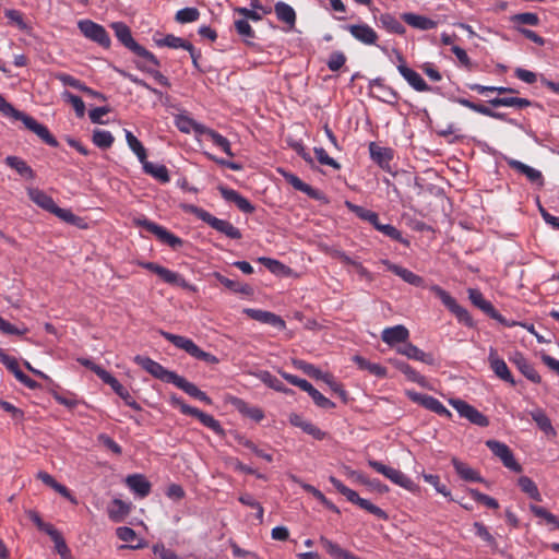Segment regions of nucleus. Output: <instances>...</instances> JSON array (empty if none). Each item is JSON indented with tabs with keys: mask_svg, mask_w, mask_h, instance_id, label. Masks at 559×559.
<instances>
[{
	"mask_svg": "<svg viewBox=\"0 0 559 559\" xmlns=\"http://www.w3.org/2000/svg\"><path fill=\"white\" fill-rule=\"evenodd\" d=\"M274 11L277 19L281 22L286 23L290 27H293L296 23V12L295 10L287 3L283 1H278L274 5Z\"/></svg>",
	"mask_w": 559,
	"mask_h": 559,
	"instance_id": "nucleus-39",
	"label": "nucleus"
},
{
	"mask_svg": "<svg viewBox=\"0 0 559 559\" xmlns=\"http://www.w3.org/2000/svg\"><path fill=\"white\" fill-rule=\"evenodd\" d=\"M234 405L241 414L246 415L247 417L255 421H260L264 417L263 411L261 408L250 406L248 403L240 399H235Z\"/></svg>",
	"mask_w": 559,
	"mask_h": 559,
	"instance_id": "nucleus-44",
	"label": "nucleus"
},
{
	"mask_svg": "<svg viewBox=\"0 0 559 559\" xmlns=\"http://www.w3.org/2000/svg\"><path fill=\"white\" fill-rule=\"evenodd\" d=\"M235 28L246 43H248L249 39L254 38V31L247 20L235 21Z\"/></svg>",
	"mask_w": 559,
	"mask_h": 559,
	"instance_id": "nucleus-62",
	"label": "nucleus"
},
{
	"mask_svg": "<svg viewBox=\"0 0 559 559\" xmlns=\"http://www.w3.org/2000/svg\"><path fill=\"white\" fill-rule=\"evenodd\" d=\"M530 415L532 419L536 423L538 428L547 436L557 435L550 419L542 408H534L533 411L530 412Z\"/></svg>",
	"mask_w": 559,
	"mask_h": 559,
	"instance_id": "nucleus-36",
	"label": "nucleus"
},
{
	"mask_svg": "<svg viewBox=\"0 0 559 559\" xmlns=\"http://www.w3.org/2000/svg\"><path fill=\"white\" fill-rule=\"evenodd\" d=\"M78 27L86 38L97 43L104 48L110 46V37L102 25L91 20H81L78 23Z\"/></svg>",
	"mask_w": 559,
	"mask_h": 559,
	"instance_id": "nucleus-11",
	"label": "nucleus"
},
{
	"mask_svg": "<svg viewBox=\"0 0 559 559\" xmlns=\"http://www.w3.org/2000/svg\"><path fill=\"white\" fill-rule=\"evenodd\" d=\"M218 191L224 200L235 203L241 212L251 214L254 211V206L251 204V202L236 190L221 186L218 187Z\"/></svg>",
	"mask_w": 559,
	"mask_h": 559,
	"instance_id": "nucleus-21",
	"label": "nucleus"
},
{
	"mask_svg": "<svg viewBox=\"0 0 559 559\" xmlns=\"http://www.w3.org/2000/svg\"><path fill=\"white\" fill-rule=\"evenodd\" d=\"M510 21L514 24V27H521V25L537 26L539 24V17L536 13L524 12L518 13L510 17Z\"/></svg>",
	"mask_w": 559,
	"mask_h": 559,
	"instance_id": "nucleus-50",
	"label": "nucleus"
},
{
	"mask_svg": "<svg viewBox=\"0 0 559 559\" xmlns=\"http://www.w3.org/2000/svg\"><path fill=\"white\" fill-rule=\"evenodd\" d=\"M488 103L492 107H515L520 109L532 105V102L530 99L521 97H496L489 99Z\"/></svg>",
	"mask_w": 559,
	"mask_h": 559,
	"instance_id": "nucleus-37",
	"label": "nucleus"
},
{
	"mask_svg": "<svg viewBox=\"0 0 559 559\" xmlns=\"http://www.w3.org/2000/svg\"><path fill=\"white\" fill-rule=\"evenodd\" d=\"M346 62V56L342 51H333L326 61L329 70L338 71Z\"/></svg>",
	"mask_w": 559,
	"mask_h": 559,
	"instance_id": "nucleus-61",
	"label": "nucleus"
},
{
	"mask_svg": "<svg viewBox=\"0 0 559 559\" xmlns=\"http://www.w3.org/2000/svg\"><path fill=\"white\" fill-rule=\"evenodd\" d=\"M455 103L475 111V112H478L480 115H484V116H487V117H490V118H493V119H498V120H504L506 118V115L502 114V112H498V111H493L491 110L490 108H488L487 106L485 105H481V104H476V103H473L471 102L469 99L467 98H454L453 99Z\"/></svg>",
	"mask_w": 559,
	"mask_h": 559,
	"instance_id": "nucleus-33",
	"label": "nucleus"
},
{
	"mask_svg": "<svg viewBox=\"0 0 559 559\" xmlns=\"http://www.w3.org/2000/svg\"><path fill=\"white\" fill-rule=\"evenodd\" d=\"M156 44L160 47H169L173 49H190L191 44L181 37H177L173 34L166 35L164 38L156 40Z\"/></svg>",
	"mask_w": 559,
	"mask_h": 559,
	"instance_id": "nucleus-51",
	"label": "nucleus"
},
{
	"mask_svg": "<svg viewBox=\"0 0 559 559\" xmlns=\"http://www.w3.org/2000/svg\"><path fill=\"white\" fill-rule=\"evenodd\" d=\"M397 353L406 356L409 359L425 362L427 365H433L435 358L431 354L425 353L412 343H405L397 348Z\"/></svg>",
	"mask_w": 559,
	"mask_h": 559,
	"instance_id": "nucleus-28",
	"label": "nucleus"
},
{
	"mask_svg": "<svg viewBox=\"0 0 559 559\" xmlns=\"http://www.w3.org/2000/svg\"><path fill=\"white\" fill-rule=\"evenodd\" d=\"M488 361H489L490 368L492 369V371L495 372V374L498 378L510 383L511 385L515 384V381H514L506 361L497 355L496 349L492 347L489 350Z\"/></svg>",
	"mask_w": 559,
	"mask_h": 559,
	"instance_id": "nucleus-19",
	"label": "nucleus"
},
{
	"mask_svg": "<svg viewBox=\"0 0 559 559\" xmlns=\"http://www.w3.org/2000/svg\"><path fill=\"white\" fill-rule=\"evenodd\" d=\"M530 510L535 516L542 519L550 530L559 528V519L544 507L531 504Z\"/></svg>",
	"mask_w": 559,
	"mask_h": 559,
	"instance_id": "nucleus-41",
	"label": "nucleus"
},
{
	"mask_svg": "<svg viewBox=\"0 0 559 559\" xmlns=\"http://www.w3.org/2000/svg\"><path fill=\"white\" fill-rule=\"evenodd\" d=\"M369 153L374 163L383 169H389L390 162L393 159V151L391 148L371 142L369 144Z\"/></svg>",
	"mask_w": 559,
	"mask_h": 559,
	"instance_id": "nucleus-29",
	"label": "nucleus"
},
{
	"mask_svg": "<svg viewBox=\"0 0 559 559\" xmlns=\"http://www.w3.org/2000/svg\"><path fill=\"white\" fill-rule=\"evenodd\" d=\"M449 403L460 414L461 417L468 419L472 424L479 427L488 426V418L465 401L451 399Z\"/></svg>",
	"mask_w": 559,
	"mask_h": 559,
	"instance_id": "nucleus-14",
	"label": "nucleus"
},
{
	"mask_svg": "<svg viewBox=\"0 0 559 559\" xmlns=\"http://www.w3.org/2000/svg\"><path fill=\"white\" fill-rule=\"evenodd\" d=\"M423 478L425 479V481L433 486L437 492L452 500L450 490L447 488L445 485L441 484L440 477L438 475L423 474Z\"/></svg>",
	"mask_w": 559,
	"mask_h": 559,
	"instance_id": "nucleus-55",
	"label": "nucleus"
},
{
	"mask_svg": "<svg viewBox=\"0 0 559 559\" xmlns=\"http://www.w3.org/2000/svg\"><path fill=\"white\" fill-rule=\"evenodd\" d=\"M468 298L471 302L479 308L481 311H484L486 314H488L491 319L498 321L499 323L506 325V326H514L518 323L515 321H508L503 316H501L492 306V304L488 300H486L483 296V294L476 289V288H469L467 290Z\"/></svg>",
	"mask_w": 559,
	"mask_h": 559,
	"instance_id": "nucleus-9",
	"label": "nucleus"
},
{
	"mask_svg": "<svg viewBox=\"0 0 559 559\" xmlns=\"http://www.w3.org/2000/svg\"><path fill=\"white\" fill-rule=\"evenodd\" d=\"M52 542L55 543L56 551L60 555L62 559H71V551L62 537L61 533L56 528L48 534Z\"/></svg>",
	"mask_w": 559,
	"mask_h": 559,
	"instance_id": "nucleus-49",
	"label": "nucleus"
},
{
	"mask_svg": "<svg viewBox=\"0 0 559 559\" xmlns=\"http://www.w3.org/2000/svg\"><path fill=\"white\" fill-rule=\"evenodd\" d=\"M402 19L409 26L420 31H429L438 26L437 21L431 20L425 15H419L415 13H404L402 15Z\"/></svg>",
	"mask_w": 559,
	"mask_h": 559,
	"instance_id": "nucleus-31",
	"label": "nucleus"
},
{
	"mask_svg": "<svg viewBox=\"0 0 559 559\" xmlns=\"http://www.w3.org/2000/svg\"><path fill=\"white\" fill-rule=\"evenodd\" d=\"M285 180L296 190L306 193L309 198L313 200H324V194L318 190L304 182L299 177L290 173H284Z\"/></svg>",
	"mask_w": 559,
	"mask_h": 559,
	"instance_id": "nucleus-24",
	"label": "nucleus"
},
{
	"mask_svg": "<svg viewBox=\"0 0 559 559\" xmlns=\"http://www.w3.org/2000/svg\"><path fill=\"white\" fill-rule=\"evenodd\" d=\"M51 213L55 214L61 221L72 225H79V222L81 221V218L74 215L72 211L59 207L58 205L55 206Z\"/></svg>",
	"mask_w": 559,
	"mask_h": 559,
	"instance_id": "nucleus-63",
	"label": "nucleus"
},
{
	"mask_svg": "<svg viewBox=\"0 0 559 559\" xmlns=\"http://www.w3.org/2000/svg\"><path fill=\"white\" fill-rule=\"evenodd\" d=\"M473 526H474L475 534L479 538H481L489 547H491L492 549L498 548L496 538L490 534L488 528L483 523L475 522Z\"/></svg>",
	"mask_w": 559,
	"mask_h": 559,
	"instance_id": "nucleus-54",
	"label": "nucleus"
},
{
	"mask_svg": "<svg viewBox=\"0 0 559 559\" xmlns=\"http://www.w3.org/2000/svg\"><path fill=\"white\" fill-rule=\"evenodd\" d=\"M134 362L160 381L173 383L177 377L176 372L167 370L159 362L151 359L150 357L136 355L134 357Z\"/></svg>",
	"mask_w": 559,
	"mask_h": 559,
	"instance_id": "nucleus-10",
	"label": "nucleus"
},
{
	"mask_svg": "<svg viewBox=\"0 0 559 559\" xmlns=\"http://www.w3.org/2000/svg\"><path fill=\"white\" fill-rule=\"evenodd\" d=\"M126 141L129 148L136 155L139 162L142 164L147 159L146 150L138 138L129 130H124Z\"/></svg>",
	"mask_w": 559,
	"mask_h": 559,
	"instance_id": "nucleus-43",
	"label": "nucleus"
},
{
	"mask_svg": "<svg viewBox=\"0 0 559 559\" xmlns=\"http://www.w3.org/2000/svg\"><path fill=\"white\" fill-rule=\"evenodd\" d=\"M486 445L497 457L501 460L507 468L514 472H521V465L516 462L512 451L507 444L497 440H487Z\"/></svg>",
	"mask_w": 559,
	"mask_h": 559,
	"instance_id": "nucleus-15",
	"label": "nucleus"
},
{
	"mask_svg": "<svg viewBox=\"0 0 559 559\" xmlns=\"http://www.w3.org/2000/svg\"><path fill=\"white\" fill-rule=\"evenodd\" d=\"M519 487L523 492H525L530 498L535 501H542V495L536 486V484L527 476H521L518 480Z\"/></svg>",
	"mask_w": 559,
	"mask_h": 559,
	"instance_id": "nucleus-45",
	"label": "nucleus"
},
{
	"mask_svg": "<svg viewBox=\"0 0 559 559\" xmlns=\"http://www.w3.org/2000/svg\"><path fill=\"white\" fill-rule=\"evenodd\" d=\"M133 223L136 226L145 228L147 231L156 236L160 242L169 246L173 249H177L182 246V240L179 237L168 231L165 227L145 217L134 218Z\"/></svg>",
	"mask_w": 559,
	"mask_h": 559,
	"instance_id": "nucleus-7",
	"label": "nucleus"
},
{
	"mask_svg": "<svg viewBox=\"0 0 559 559\" xmlns=\"http://www.w3.org/2000/svg\"><path fill=\"white\" fill-rule=\"evenodd\" d=\"M345 29L350 35L364 45H376L378 40L377 32L366 23L346 25Z\"/></svg>",
	"mask_w": 559,
	"mask_h": 559,
	"instance_id": "nucleus-17",
	"label": "nucleus"
},
{
	"mask_svg": "<svg viewBox=\"0 0 559 559\" xmlns=\"http://www.w3.org/2000/svg\"><path fill=\"white\" fill-rule=\"evenodd\" d=\"M140 265L158 275L167 284L179 286L186 289H193V287L177 272H174L154 262H142Z\"/></svg>",
	"mask_w": 559,
	"mask_h": 559,
	"instance_id": "nucleus-13",
	"label": "nucleus"
},
{
	"mask_svg": "<svg viewBox=\"0 0 559 559\" xmlns=\"http://www.w3.org/2000/svg\"><path fill=\"white\" fill-rule=\"evenodd\" d=\"M510 361L519 369V371L534 383L540 382V376L534 368V366L523 356V354L516 352L510 357Z\"/></svg>",
	"mask_w": 559,
	"mask_h": 559,
	"instance_id": "nucleus-22",
	"label": "nucleus"
},
{
	"mask_svg": "<svg viewBox=\"0 0 559 559\" xmlns=\"http://www.w3.org/2000/svg\"><path fill=\"white\" fill-rule=\"evenodd\" d=\"M111 28L115 32L117 39L129 50H131L136 56H140L146 59L148 62L154 64L155 67L159 66V61L157 58L147 49L139 45L132 37L130 27L123 22H114Z\"/></svg>",
	"mask_w": 559,
	"mask_h": 559,
	"instance_id": "nucleus-3",
	"label": "nucleus"
},
{
	"mask_svg": "<svg viewBox=\"0 0 559 559\" xmlns=\"http://www.w3.org/2000/svg\"><path fill=\"white\" fill-rule=\"evenodd\" d=\"M320 544L324 548V550L333 557V559H345L347 554L349 552L346 549H343L340 545L328 539L326 537L320 538Z\"/></svg>",
	"mask_w": 559,
	"mask_h": 559,
	"instance_id": "nucleus-48",
	"label": "nucleus"
},
{
	"mask_svg": "<svg viewBox=\"0 0 559 559\" xmlns=\"http://www.w3.org/2000/svg\"><path fill=\"white\" fill-rule=\"evenodd\" d=\"M380 26L389 33L402 35L405 33L403 24L392 14L384 13L379 16Z\"/></svg>",
	"mask_w": 559,
	"mask_h": 559,
	"instance_id": "nucleus-40",
	"label": "nucleus"
},
{
	"mask_svg": "<svg viewBox=\"0 0 559 559\" xmlns=\"http://www.w3.org/2000/svg\"><path fill=\"white\" fill-rule=\"evenodd\" d=\"M159 333L165 340L170 342L174 346L185 350L187 354H189L191 357L195 359L202 360L209 365H215L218 364L219 361L216 356L212 355L211 353L202 350L192 340L186 336L173 334L166 331H160Z\"/></svg>",
	"mask_w": 559,
	"mask_h": 559,
	"instance_id": "nucleus-2",
	"label": "nucleus"
},
{
	"mask_svg": "<svg viewBox=\"0 0 559 559\" xmlns=\"http://www.w3.org/2000/svg\"><path fill=\"white\" fill-rule=\"evenodd\" d=\"M114 140L112 134L107 130H95L93 133V143L99 148H109Z\"/></svg>",
	"mask_w": 559,
	"mask_h": 559,
	"instance_id": "nucleus-52",
	"label": "nucleus"
},
{
	"mask_svg": "<svg viewBox=\"0 0 559 559\" xmlns=\"http://www.w3.org/2000/svg\"><path fill=\"white\" fill-rule=\"evenodd\" d=\"M354 361L357 364V366L360 369L368 370L371 374H374L380 378H383L386 376V369L379 364L370 362L360 356H355Z\"/></svg>",
	"mask_w": 559,
	"mask_h": 559,
	"instance_id": "nucleus-47",
	"label": "nucleus"
},
{
	"mask_svg": "<svg viewBox=\"0 0 559 559\" xmlns=\"http://www.w3.org/2000/svg\"><path fill=\"white\" fill-rule=\"evenodd\" d=\"M142 167L145 174L152 176L157 181L162 183H167L170 181L169 171L165 165L154 164L146 159L144 163H142Z\"/></svg>",
	"mask_w": 559,
	"mask_h": 559,
	"instance_id": "nucleus-35",
	"label": "nucleus"
},
{
	"mask_svg": "<svg viewBox=\"0 0 559 559\" xmlns=\"http://www.w3.org/2000/svg\"><path fill=\"white\" fill-rule=\"evenodd\" d=\"M126 483L133 492L142 498L146 497L151 491L150 481L141 474L129 475Z\"/></svg>",
	"mask_w": 559,
	"mask_h": 559,
	"instance_id": "nucleus-32",
	"label": "nucleus"
},
{
	"mask_svg": "<svg viewBox=\"0 0 559 559\" xmlns=\"http://www.w3.org/2000/svg\"><path fill=\"white\" fill-rule=\"evenodd\" d=\"M0 112L5 116L20 120L23 122L26 129L35 133L43 142L49 146L57 147V139L49 132L48 128L39 123L35 118L15 109L5 98L0 95Z\"/></svg>",
	"mask_w": 559,
	"mask_h": 559,
	"instance_id": "nucleus-1",
	"label": "nucleus"
},
{
	"mask_svg": "<svg viewBox=\"0 0 559 559\" xmlns=\"http://www.w3.org/2000/svg\"><path fill=\"white\" fill-rule=\"evenodd\" d=\"M100 379L119 395L124 403L135 411H141L140 404L131 396L130 392L108 371H100Z\"/></svg>",
	"mask_w": 559,
	"mask_h": 559,
	"instance_id": "nucleus-16",
	"label": "nucleus"
},
{
	"mask_svg": "<svg viewBox=\"0 0 559 559\" xmlns=\"http://www.w3.org/2000/svg\"><path fill=\"white\" fill-rule=\"evenodd\" d=\"M409 337V331L404 325L386 328L382 331L381 338L384 343L393 346L397 343H406Z\"/></svg>",
	"mask_w": 559,
	"mask_h": 559,
	"instance_id": "nucleus-27",
	"label": "nucleus"
},
{
	"mask_svg": "<svg viewBox=\"0 0 559 559\" xmlns=\"http://www.w3.org/2000/svg\"><path fill=\"white\" fill-rule=\"evenodd\" d=\"M382 263L388 267V270L393 272L395 275L401 277L404 282L408 283L409 285L416 287H425V280L421 276L409 271L408 269L394 264L389 260H383Z\"/></svg>",
	"mask_w": 559,
	"mask_h": 559,
	"instance_id": "nucleus-23",
	"label": "nucleus"
},
{
	"mask_svg": "<svg viewBox=\"0 0 559 559\" xmlns=\"http://www.w3.org/2000/svg\"><path fill=\"white\" fill-rule=\"evenodd\" d=\"M200 17V12L197 8H183L176 13V21L180 24L191 23L198 21Z\"/></svg>",
	"mask_w": 559,
	"mask_h": 559,
	"instance_id": "nucleus-53",
	"label": "nucleus"
},
{
	"mask_svg": "<svg viewBox=\"0 0 559 559\" xmlns=\"http://www.w3.org/2000/svg\"><path fill=\"white\" fill-rule=\"evenodd\" d=\"M206 217H207V219L205 223L209 224L212 228H214L218 233L224 234L226 237H228L230 239H240L241 238L240 230L237 227H235L231 223H229L228 221L217 218V217L213 216L212 214H210Z\"/></svg>",
	"mask_w": 559,
	"mask_h": 559,
	"instance_id": "nucleus-25",
	"label": "nucleus"
},
{
	"mask_svg": "<svg viewBox=\"0 0 559 559\" xmlns=\"http://www.w3.org/2000/svg\"><path fill=\"white\" fill-rule=\"evenodd\" d=\"M469 495L476 502L483 503L490 509L499 508V503L495 498L485 495L477 489H471Z\"/></svg>",
	"mask_w": 559,
	"mask_h": 559,
	"instance_id": "nucleus-58",
	"label": "nucleus"
},
{
	"mask_svg": "<svg viewBox=\"0 0 559 559\" xmlns=\"http://www.w3.org/2000/svg\"><path fill=\"white\" fill-rule=\"evenodd\" d=\"M213 144H215L217 147H219L224 153H226L228 156L233 157L234 153L231 151L230 142L227 138L223 136L218 132L214 130L213 133H211V136L209 138Z\"/></svg>",
	"mask_w": 559,
	"mask_h": 559,
	"instance_id": "nucleus-59",
	"label": "nucleus"
},
{
	"mask_svg": "<svg viewBox=\"0 0 559 559\" xmlns=\"http://www.w3.org/2000/svg\"><path fill=\"white\" fill-rule=\"evenodd\" d=\"M507 164L511 169L518 171L519 174L524 175L530 182L536 183L539 187L544 186V177H543L542 171H539L538 169H535V168H533L518 159H513V158H508Z\"/></svg>",
	"mask_w": 559,
	"mask_h": 559,
	"instance_id": "nucleus-18",
	"label": "nucleus"
},
{
	"mask_svg": "<svg viewBox=\"0 0 559 559\" xmlns=\"http://www.w3.org/2000/svg\"><path fill=\"white\" fill-rule=\"evenodd\" d=\"M27 195L35 204L50 213L57 205L50 195L37 188L27 189Z\"/></svg>",
	"mask_w": 559,
	"mask_h": 559,
	"instance_id": "nucleus-34",
	"label": "nucleus"
},
{
	"mask_svg": "<svg viewBox=\"0 0 559 559\" xmlns=\"http://www.w3.org/2000/svg\"><path fill=\"white\" fill-rule=\"evenodd\" d=\"M174 385H176L178 389L182 390L188 395L202 401L206 404H212V400L209 397V395L201 391L194 383L189 382L183 377L177 374L175 381L173 382Z\"/></svg>",
	"mask_w": 559,
	"mask_h": 559,
	"instance_id": "nucleus-26",
	"label": "nucleus"
},
{
	"mask_svg": "<svg viewBox=\"0 0 559 559\" xmlns=\"http://www.w3.org/2000/svg\"><path fill=\"white\" fill-rule=\"evenodd\" d=\"M368 465L374 469L377 473L383 475L385 478L390 479L393 484L408 490L416 491L417 486L414 481L406 476L402 471L393 468L383 464L382 462L376 460H368Z\"/></svg>",
	"mask_w": 559,
	"mask_h": 559,
	"instance_id": "nucleus-6",
	"label": "nucleus"
},
{
	"mask_svg": "<svg viewBox=\"0 0 559 559\" xmlns=\"http://www.w3.org/2000/svg\"><path fill=\"white\" fill-rule=\"evenodd\" d=\"M429 289L442 301V304L456 317L461 323L469 328L474 326V320L469 312L460 306L447 290H444L439 285H431Z\"/></svg>",
	"mask_w": 559,
	"mask_h": 559,
	"instance_id": "nucleus-5",
	"label": "nucleus"
},
{
	"mask_svg": "<svg viewBox=\"0 0 559 559\" xmlns=\"http://www.w3.org/2000/svg\"><path fill=\"white\" fill-rule=\"evenodd\" d=\"M452 465L460 477L467 481H480L481 477L479 474L469 467L467 464L461 462L457 459H452Z\"/></svg>",
	"mask_w": 559,
	"mask_h": 559,
	"instance_id": "nucleus-42",
	"label": "nucleus"
},
{
	"mask_svg": "<svg viewBox=\"0 0 559 559\" xmlns=\"http://www.w3.org/2000/svg\"><path fill=\"white\" fill-rule=\"evenodd\" d=\"M314 155L321 165L330 166L334 169L341 168V165L334 158L329 156V154L326 153V151L324 148L314 147Z\"/></svg>",
	"mask_w": 559,
	"mask_h": 559,
	"instance_id": "nucleus-64",
	"label": "nucleus"
},
{
	"mask_svg": "<svg viewBox=\"0 0 559 559\" xmlns=\"http://www.w3.org/2000/svg\"><path fill=\"white\" fill-rule=\"evenodd\" d=\"M395 368H397L402 373H404L408 380L416 382L420 385H425L426 379L419 372H417L414 368H412L407 362L396 360L394 361Z\"/></svg>",
	"mask_w": 559,
	"mask_h": 559,
	"instance_id": "nucleus-46",
	"label": "nucleus"
},
{
	"mask_svg": "<svg viewBox=\"0 0 559 559\" xmlns=\"http://www.w3.org/2000/svg\"><path fill=\"white\" fill-rule=\"evenodd\" d=\"M397 71L404 80L417 92H430V87L425 80L415 70L407 67V64H397Z\"/></svg>",
	"mask_w": 559,
	"mask_h": 559,
	"instance_id": "nucleus-20",
	"label": "nucleus"
},
{
	"mask_svg": "<svg viewBox=\"0 0 559 559\" xmlns=\"http://www.w3.org/2000/svg\"><path fill=\"white\" fill-rule=\"evenodd\" d=\"M329 480L340 493H342L344 497H346V499L349 502L357 504L359 508L366 510L367 512L376 515L379 519H382V520L388 519V514L385 513V511H383L381 508L377 507L376 504L371 503L369 500L360 498L359 495L355 490L345 486L336 477L330 476Z\"/></svg>",
	"mask_w": 559,
	"mask_h": 559,
	"instance_id": "nucleus-4",
	"label": "nucleus"
},
{
	"mask_svg": "<svg viewBox=\"0 0 559 559\" xmlns=\"http://www.w3.org/2000/svg\"><path fill=\"white\" fill-rule=\"evenodd\" d=\"M406 395L414 403L421 405L426 409L431 411L439 416H443L445 418L452 417V413L439 400L431 395L418 393L412 390H407Z\"/></svg>",
	"mask_w": 559,
	"mask_h": 559,
	"instance_id": "nucleus-12",
	"label": "nucleus"
},
{
	"mask_svg": "<svg viewBox=\"0 0 559 559\" xmlns=\"http://www.w3.org/2000/svg\"><path fill=\"white\" fill-rule=\"evenodd\" d=\"M173 405L179 407L180 412L185 415L197 417L205 427L213 430L215 433L223 436L224 429L219 421L212 415L201 412L200 409L186 404L180 397L171 396Z\"/></svg>",
	"mask_w": 559,
	"mask_h": 559,
	"instance_id": "nucleus-8",
	"label": "nucleus"
},
{
	"mask_svg": "<svg viewBox=\"0 0 559 559\" xmlns=\"http://www.w3.org/2000/svg\"><path fill=\"white\" fill-rule=\"evenodd\" d=\"M293 364L296 368L302 370L305 373H307L308 376H310L317 380H320V378L324 373L320 369H318L316 366H313L305 360L295 359L293 361Z\"/></svg>",
	"mask_w": 559,
	"mask_h": 559,
	"instance_id": "nucleus-57",
	"label": "nucleus"
},
{
	"mask_svg": "<svg viewBox=\"0 0 559 559\" xmlns=\"http://www.w3.org/2000/svg\"><path fill=\"white\" fill-rule=\"evenodd\" d=\"M130 512V506L120 499H114L108 507V516L111 521L121 522Z\"/></svg>",
	"mask_w": 559,
	"mask_h": 559,
	"instance_id": "nucleus-38",
	"label": "nucleus"
},
{
	"mask_svg": "<svg viewBox=\"0 0 559 559\" xmlns=\"http://www.w3.org/2000/svg\"><path fill=\"white\" fill-rule=\"evenodd\" d=\"M4 15L14 23L21 31L29 32V26L23 19V14L14 9H8L4 11Z\"/></svg>",
	"mask_w": 559,
	"mask_h": 559,
	"instance_id": "nucleus-60",
	"label": "nucleus"
},
{
	"mask_svg": "<svg viewBox=\"0 0 559 559\" xmlns=\"http://www.w3.org/2000/svg\"><path fill=\"white\" fill-rule=\"evenodd\" d=\"M7 166L15 170L22 178L33 180L35 178V171L32 167L21 157L10 155L4 159Z\"/></svg>",
	"mask_w": 559,
	"mask_h": 559,
	"instance_id": "nucleus-30",
	"label": "nucleus"
},
{
	"mask_svg": "<svg viewBox=\"0 0 559 559\" xmlns=\"http://www.w3.org/2000/svg\"><path fill=\"white\" fill-rule=\"evenodd\" d=\"M62 97L73 106L75 114L79 118L84 117L85 104L81 97H79L68 91L63 92Z\"/></svg>",
	"mask_w": 559,
	"mask_h": 559,
	"instance_id": "nucleus-56",
	"label": "nucleus"
}]
</instances>
